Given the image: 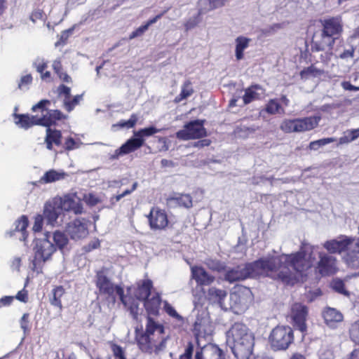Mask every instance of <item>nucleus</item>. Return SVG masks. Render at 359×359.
I'll use <instances>...</instances> for the list:
<instances>
[{"label":"nucleus","instance_id":"f257e3e1","mask_svg":"<svg viewBox=\"0 0 359 359\" xmlns=\"http://www.w3.org/2000/svg\"><path fill=\"white\" fill-rule=\"evenodd\" d=\"M304 250L299 253L264 257L229 268L225 269L224 279L233 283L248 278L269 277L293 285L299 274L311 264L310 261L304 257Z\"/></svg>","mask_w":359,"mask_h":359},{"label":"nucleus","instance_id":"f03ea898","mask_svg":"<svg viewBox=\"0 0 359 359\" xmlns=\"http://www.w3.org/2000/svg\"><path fill=\"white\" fill-rule=\"evenodd\" d=\"M168 336L165 334L164 326L150 316L147 318L144 332L136 330L135 339L139 348L146 353L158 354L166 347Z\"/></svg>","mask_w":359,"mask_h":359},{"label":"nucleus","instance_id":"7ed1b4c3","mask_svg":"<svg viewBox=\"0 0 359 359\" xmlns=\"http://www.w3.org/2000/svg\"><path fill=\"white\" fill-rule=\"evenodd\" d=\"M254 339L253 333L242 323H235L226 332V343L237 359L250 358Z\"/></svg>","mask_w":359,"mask_h":359},{"label":"nucleus","instance_id":"20e7f679","mask_svg":"<svg viewBox=\"0 0 359 359\" xmlns=\"http://www.w3.org/2000/svg\"><path fill=\"white\" fill-rule=\"evenodd\" d=\"M50 103V102L48 100H41L32 107V110L33 111H36L37 109H40L42 113L46 111L41 117L15 113L13 114L15 123L19 128L27 130L35 125L51 126L55 125L57 121L66 118V116L59 110H48L46 107Z\"/></svg>","mask_w":359,"mask_h":359},{"label":"nucleus","instance_id":"39448f33","mask_svg":"<svg viewBox=\"0 0 359 359\" xmlns=\"http://www.w3.org/2000/svg\"><path fill=\"white\" fill-rule=\"evenodd\" d=\"M317 247L311 245L306 243H302L299 251L296 253H299L302 250L304 251V257L310 261L311 264L309 267L306 269L301 274H299L298 280H297L295 283L302 280L303 276L305 274V272L310 269L314 264H316L317 269L318 272L322 276H327L330 274H332L337 271V259L329 254L323 252H317Z\"/></svg>","mask_w":359,"mask_h":359},{"label":"nucleus","instance_id":"423d86ee","mask_svg":"<svg viewBox=\"0 0 359 359\" xmlns=\"http://www.w3.org/2000/svg\"><path fill=\"white\" fill-rule=\"evenodd\" d=\"M323 29L320 34L313 37L311 49L313 51L330 50L335 40L342 32L341 21L338 18H332L322 21Z\"/></svg>","mask_w":359,"mask_h":359},{"label":"nucleus","instance_id":"0eeeda50","mask_svg":"<svg viewBox=\"0 0 359 359\" xmlns=\"http://www.w3.org/2000/svg\"><path fill=\"white\" fill-rule=\"evenodd\" d=\"M55 250V246L46 233L43 235V238L36 239L35 247L34 248V257L31 266L32 269L37 273L41 272L43 264L50 258Z\"/></svg>","mask_w":359,"mask_h":359},{"label":"nucleus","instance_id":"6e6552de","mask_svg":"<svg viewBox=\"0 0 359 359\" xmlns=\"http://www.w3.org/2000/svg\"><path fill=\"white\" fill-rule=\"evenodd\" d=\"M320 116H311L294 119H285L280 126L282 131L287 133H304L316 128L320 121Z\"/></svg>","mask_w":359,"mask_h":359},{"label":"nucleus","instance_id":"1a4fd4ad","mask_svg":"<svg viewBox=\"0 0 359 359\" xmlns=\"http://www.w3.org/2000/svg\"><path fill=\"white\" fill-rule=\"evenodd\" d=\"M96 286L100 294L107 295L114 301L118 296L121 302L127 306L128 303L124 297L123 289L121 286L114 285L103 271H100L96 274Z\"/></svg>","mask_w":359,"mask_h":359},{"label":"nucleus","instance_id":"9d476101","mask_svg":"<svg viewBox=\"0 0 359 359\" xmlns=\"http://www.w3.org/2000/svg\"><path fill=\"white\" fill-rule=\"evenodd\" d=\"M269 339L273 350H286L294 341L293 330L289 326H276L272 330Z\"/></svg>","mask_w":359,"mask_h":359},{"label":"nucleus","instance_id":"9b49d317","mask_svg":"<svg viewBox=\"0 0 359 359\" xmlns=\"http://www.w3.org/2000/svg\"><path fill=\"white\" fill-rule=\"evenodd\" d=\"M204 120H195L184 126L183 129L176 133V137L182 140L199 139L207 136L206 129L204 128Z\"/></svg>","mask_w":359,"mask_h":359},{"label":"nucleus","instance_id":"f8f14e48","mask_svg":"<svg viewBox=\"0 0 359 359\" xmlns=\"http://www.w3.org/2000/svg\"><path fill=\"white\" fill-rule=\"evenodd\" d=\"M251 301V292L249 290L231 292L229 295L228 309L236 313L244 312L249 306Z\"/></svg>","mask_w":359,"mask_h":359},{"label":"nucleus","instance_id":"ddd939ff","mask_svg":"<svg viewBox=\"0 0 359 359\" xmlns=\"http://www.w3.org/2000/svg\"><path fill=\"white\" fill-rule=\"evenodd\" d=\"M308 315L307 307L300 303H295L292 306L290 317L294 326L301 332L306 330V320Z\"/></svg>","mask_w":359,"mask_h":359},{"label":"nucleus","instance_id":"4468645a","mask_svg":"<svg viewBox=\"0 0 359 359\" xmlns=\"http://www.w3.org/2000/svg\"><path fill=\"white\" fill-rule=\"evenodd\" d=\"M353 238L345 235H341L335 239H332L324 243L323 247L331 254H341L347 251Z\"/></svg>","mask_w":359,"mask_h":359},{"label":"nucleus","instance_id":"2eb2a0df","mask_svg":"<svg viewBox=\"0 0 359 359\" xmlns=\"http://www.w3.org/2000/svg\"><path fill=\"white\" fill-rule=\"evenodd\" d=\"M212 325L208 317H197L194 325V332L198 345H200L201 339L209 338L212 333Z\"/></svg>","mask_w":359,"mask_h":359},{"label":"nucleus","instance_id":"dca6fc26","mask_svg":"<svg viewBox=\"0 0 359 359\" xmlns=\"http://www.w3.org/2000/svg\"><path fill=\"white\" fill-rule=\"evenodd\" d=\"M66 231L70 238L77 241L86 238L88 234L87 222L84 219H74L67 224Z\"/></svg>","mask_w":359,"mask_h":359},{"label":"nucleus","instance_id":"f3484780","mask_svg":"<svg viewBox=\"0 0 359 359\" xmlns=\"http://www.w3.org/2000/svg\"><path fill=\"white\" fill-rule=\"evenodd\" d=\"M194 359H224V355L217 345L208 344L202 347L198 345L195 351Z\"/></svg>","mask_w":359,"mask_h":359},{"label":"nucleus","instance_id":"a211bd4d","mask_svg":"<svg viewBox=\"0 0 359 359\" xmlns=\"http://www.w3.org/2000/svg\"><path fill=\"white\" fill-rule=\"evenodd\" d=\"M149 225L151 229H164L168 224L167 214L164 210L158 208H153L148 217Z\"/></svg>","mask_w":359,"mask_h":359},{"label":"nucleus","instance_id":"6ab92c4d","mask_svg":"<svg viewBox=\"0 0 359 359\" xmlns=\"http://www.w3.org/2000/svg\"><path fill=\"white\" fill-rule=\"evenodd\" d=\"M346 264L351 268H359V239L353 238L351 245L343 257Z\"/></svg>","mask_w":359,"mask_h":359},{"label":"nucleus","instance_id":"aec40b11","mask_svg":"<svg viewBox=\"0 0 359 359\" xmlns=\"http://www.w3.org/2000/svg\"><path fill=\"white\" fill-rule=\"evenodd\" d=\"M323 317L327 326L332 329L337 328L338 324L341 323L344 319V316L339 311L331 307L324 309Z\"/></svg>","mask_w":359,"mask_h":359},{"label":"nucleus","instance_id":"412c9836","mask_svg":"<svg viewBox=\"0 0 359 359\" xmlns=\"http://www.w3.org/2000/svg\"><path fill=\"white\" fill-rule=\"evenodd\" d=\"M206 297L212 303L217 304L222 309L228 310L227 304L225 302L227 298L226 290L212 287L208 289Z\"/></svg>","mask_w":359,"mask_h":359},{"label":"nucleus","instance_id":"4be33fe9","mask_svg":"<svg viewBox=\"0 0 359 359\" xmlns=\"http://www.w3.org/2000/svg\"><path fill=\"white\" fill-rule=\"evenodd\" d=\"M55 203L59 206L61 212L62 211H73L76 215L82 212V206L70 196H65L63 198H54Z\"/></svg>","mask_w":359,"mask_h":359},{"label":"nucleus","instance_id":"5701e85b","mask_svg":"<svg viewBox=\"0 0 359 359\" xmlns=\"http://www.w3.org/2000/svg\"><path fill=\"white\" fill-rule=\"evenodd\" d=\"M61 214L60 209L54 199L45 204L43 217L46 219L48 224L53 226L55 225Z\"/></svg>","mask_w":359,"mask_h":359},{"label":"nucleus","instance_id":"b1692460","mask_svg":"<svg viewBox=\"0 0 359 359\" xmlns=\"http://www.w3.org/2000/svg\"><path fill=\"white\" fill-rule=\"evenodd\" d=\"M191 276L196 283L201 285H210L215 279V276L209 274L201 266L191 267Z\"/></svg>","mask_w":359,"mask_h":359},{"label":"nucleus","instance_id":"393cba45","mask_svg":"<svg viewBox=\"0 0 359 359\" xmlns=\"http://www.w3.org/2000/svg\"><path fill=\"white\" fill-rule=\"evenodd\" d=\"M167 203L173 208L177 207L190 208L192 207V198L189 194H175L167 199Z\"/></svg>","mask_w":359,"mask_h":359},{"label":"nucleus","instance_id":"a878e982","mask_svg":"<svg viewBox=\"0 0 359 359\" xmlns=\"http://www.w3.org/2000/svg\"><path fill=\"white\" fill-rule=\"evenodd\" d=\"M265 90L259 86L255 85L247 88L243 96L244 104H248L254 100H260L264 97Z\"/></svg>","mask_w":359,"mask_h":359},{"label":"nucleus","instance_id":"bb28decb","mask_svg":"<svg viewBox=\"0 0 359 359\" xmlns=\"http://www.w3.org/2000/svg\"><path fill=\"white\" fill-rule=\"evenodd\" d=\"M144 302L145 309L149 315L156 316L158 314L161 302V299L158 294H156L151 298H147Z\"/></svg>","mask_w":359,"mask_h":359},{"label":"nucleus","instance_id":"cd10ccee","mask_svg":"<svg viewBox=\"0 0 359 359\" xmlns=\"http://www.w3.org/2000/svg\"><path fill=\"white\" fill-rule=\"evenodd\" d=\"M152 287L153 284L151 280H143L135 292V297L139 300L144 301L150 295Z\"/></svg>","mask_w":359,"mask_h":359},{"label":"nucleus","instance_id":"c85d7f7f","mask_svg":"<svg viewBox=\"0 0 359 359\" xmlns=\"http://www.w3.org/2000/svg\"><path fill=\"white\" fill-rule=\"evenodd\" d=\"M46 234L50 240L54 243L53 244L56 248L62 250L68 243L69 240L67 236L60 231H56L54 233L46 232Z\"/></svg>","mask_w":359,"mask_h":359},{"label":"nucleus","instance_id":"c756f323","mask_svg":"<svg viewBox=\"0 0 359 359\" xmlns=\"http://www.w3.org/2000/svg\"><path fill=\"white\" fill-rule=\"evenodd\" d=\"M67 174L63 171L50 170L44 173L40 181L43 183H52L65 179Z\"/></svg>","mask_w":359,"mask_h":359},{"label":"nucleus","instance_id":"7c9ffc66","mask_svg":"<svg viewBox=\"0 0 359 359\" xmlns=\"http://www.w3.org/2000/svg\"><path fill=\"white\" fill-rule=\"evenodd\" d=\"M250 41V39L244 36H238L236 39L235 55L237 60L243 58V51L248 48Z\"/></svg>","mask_w":359,"mask_h":359},{"label":"nucleus","instance_id":"2f4dec72","mask_svg":"<svg viewBox=\"0 0 359 359\" xmlns=\"http://www.w3.org/2000/svg\"><path fill=\"white\" fill-rule=\"evenodd\" d=\"M142 146V141L137 139L136 137L129 139L124 143L121 149H122L124 155L128 154L132 151L137 150Z\"/></svg>","mask_w":359,"mask_h":359},{"label":"nucleus","instance_id":"473e14b6","mask_svg":"<svg viewBox=\"0 0 359 359\" xmlns=\"http://www.w3.org/2000/svg\"><path fill=\"white\" fill-rule=\"evenodd\" d=\"M163 304V309L167 314L175 319L176 326L179 327H182L184 324V318L168 302L165 301Z\"/></svg>","mask_w":359,"mask_h":359},{"label":"nucleus","instance_id":"72a5a7b5","mask_svg":"<svg viewBox=\"0 0 359 359\" xmlns=\"http://www.w3.org/2000/svg\"><path fill=\"white\" fill-rule=\"evenodd\" d=\"M161 131V129H158L154 126H151L149 128H145L140 129L137 131H134V137H136L137 139H140L142 141V145L144 143V137H150L157 133Z\"/></svg>","mask_w":359,"mask_h":359},{"label":"nucleus","instance_id":"f704fd0d","mask_svg":"<svg viewBox=\"0 0 359 359\" xmlns=\"http://www.w3.org/2000/svg\"><path fill=\"white\" fill-rule=\"evenodd\" d=\"M65 294V289L62 286H57L53 289L52 297L50 298V304L56 307L62 309L61 297Z\"/></svg>","mask_w":359,"mask_h":359},{"label":"nucleus","instance_id":"c9c22d12","mask_svg":"<svg viewBox=\"0 0 359 359\" xmlns=\"http://www.w3.org/2000/svg\"><path fill=\"white\" fill-rule=\"evenodd\" d=\"M15 231L21 233L22 236L20 237V240L25 241L26 238V229L28 226V219L26 216L22 215L15 223Z\"/></svg>","mask_w":359,"mask_h":359},{"label":"nucleus","instance_id":"e433bc0d","mask_svg":"<svg viewBox=\"0 0 359 359\" xmlns=\"http://www.w3.org/2000/svg\"><path fill=\"white\" fill-rule=\"evenodd\" d=\"M46 127L47 128L46 140H50L56 145H60L62 138L61 132L57 130L51 129L50 126Z\"/></svg>","mask_w":359,"mask_h":359},{"label":"nucleus","instance_id":"4c0bfd02","mask_svg":"<svg viewBox=\"0 0 359 359\" xmlns=\"http://www.w3.org/2000/svg\"><path fill=\"white\" fill-rule=\"evenodd\" d=\"M193 93L194 90L191 86V82L189 81H185L182 87L180 94L177 95L175 99V102H180L182 100L187 99L191 96Z\"/></svg>","mask_w":359,"mask_h":359},{"label":"nucleus","instance_id":"58836bf2","mask_svg":"<svg viewBox=\"0 0 359 359\" xmlns=\"http://www.w3.org/2000/svg\"><path fill=\"white\" fill-rule=\"evenodd\" d=\"M324 74V71L316 68L314 66L309 67L306 69H303L300 75L302 79H308L309 76L318 77Z\"/></svg>","mask_w":359,"mask_h":359},{"label":"nucleus","instance_id":"ea45409f","mask_svg":"<svg viewBox=\"0 0 359 359\" xmlns=\"http://www.w3.org/2000/svg\"><path fill=\"white\" fill-rule=\"evenodd\" d=\"M266 111L269 114H276L280 111H284L277 100L272 99L269 101L266 106Z\"/></svg>","mask_w":359,"mask_h":359},{"label":"nucleus","instance_id":"a19ab883","mask_svg":"<svg viewBox=\"0 0 359 359\" xmlns=\"http://www.w3.org/2000/svg\"><path fill=\"white\" fill-rule=\"evenodd\" d=\"M205 263L208 269L213 271L221 272L225 271L224 264L218 260L208 259Z\"/></svg>","mask_w":359,"mask_h":359},{"label":"nucleus","instance_id":"79ce46f5","mask_svg":"<svg viewBox=\"0 0 359 359\" xmlns=\"http://www.w3.org/2000/svg\"><path fill=\"white\" fill-rule=\"evenodd\" d=\"M137 121V115L133 114L128 121L121 120L117 124L114 125V127L118 126L119 128H132L135 126Z\"/></svg>","mask_w":359,"mask_h":359},{"label":"nucleus","instance_id":"37998d69","mask_svg":"<svg viewBox=\"0 0 359 359\" xmlns=\"http://www.w3.org/2000/svg\"><path fill=\"white\" fill-rule=\"evenodd\" d=\"M335 141V139L333 137H327L320 139L316 141H313L309 144V148L311 150H317L320 147H323L327 144L332 143Z\"/></svg>","mask_w":359,"mask_h":359},{"label":"nucleus","instance_id":"c03bdc74","mask_svg":"<svg viewBox=\"0 0 359 359\" xmlns=\"http://www.w3.org/2000/svg\"><path fill=\"white\" fill-rule=\"evenodd\" d=\"M212 4L211 3V0H199L198 1V14L202 15L205 14L209 11L215 9V7H212Z\"/></svg>","mask_w":359,"mask_h":359},{"label":"nucleus","instance_id":"a18cd8bd","mask_svg":"<svg viewBox=\"0 0 359 359\" xmlns=\"http://www.w3.org/2000/svg\"><path fill=\"white\" fill-rule=\"evenodd\" d=\"M332 287L336 292L348 296V292L345 289L344 283L340 279H334L332 283Z\"/></svg>","mask_w":359,"mask_h":359},{"label":"nucleus","instance_id":"49530a36","mask_svg":"<svg viewBox=\"0 0 359 359\" xmlns=\"http://www.w3.org/2000/svg\"><path fill=\"white\" fill-rule=\"evenodd\" d=\"M81 100V95H76L72 100L70 98L68 100L64 99V107L68 111H71Z\"/></svg>","mask_w":359,"mask_h":359},{"label":"nucleus","instance_id":"de8ad7c7","mask_svg":"<svg viewBox=\"0 0 359 359\" xmlns=\"http://www.w3.org/2000/svg\"><path fill=\"white\" fill-rule=\"evenodd\" d=\"M349 332L351 340L359 344V320L351 325Z\"/></svg>","mask_w":359,"mask_h":359},{"label":"nucleus","instance_id":"09e8293b","mask_svg":"<svg viewBox=\"0 0 359 359\" xmlns=\"http://www.w3.org/2000/svg\"><path fill=\"white\" fill-rule=\"evenodd\" d=\"M76 25H73L71 28L62 32L60 40L55 43V46L66 43L69 36L73 33Z\"/></svg>","mask_w":359,"mask_h":359},{"label":"nucleus","instance_id":"8fccbe9b","mask_svg":"<svg viewBox=\"0 0 359 359\" xmlns=\"http://www.w3.org/2000/svg\"><path fill=\"white\" fill-rule=\"evenodd\" d=\"M194 351V345L189 342L184 348V353L180 356V359H192Z\"/></svg>","mask_w":359,"mask_h":359},{"label":"nucleus","instance_id":"3c124183","mask_svg":"<svg viewBox=\"0 0 359 359\" xmlns=\"http://www.w3.org/2000/svg\"><path fill=\"white\" fill-rule=\"evenodd\" d=\"M356 48L349 43L348 47L339 54V57L343 60H347L353 57L354 51Z\"/></svg>","mask_w":359,"mask_h":359},{"label":"nucleus","instance_id":"603ef678","mask_svg":"<svg viewBox=\"0 0 359 359\" xmlns=\"http://www.w3.org/2000/svg\"><path fill=\"white\" fill-rule=\"evenodd\" d=\"M33 66L36 68L38 72L42 74L43 70L47 67V62L43 58L37 57L34 62Z\"/></svg>","mask_w":359,"mask_h":359},{"label":"nucleus","instance_id":"864d4df0","mask_svg":"<svg viewBox=\"0 0 359 359\" xmlns=\"http://www.w3.org/2000/svg\"><path fill=\"white\" fill-rule=\"evenodd\" d=\"M257 128L255 126L247 127L242 126L237 128V133L241 137H246L248 135L253 133L256 130Z\"/></svg>","mask_w":359,"mask_h":359},{"label":"nucleus","instance_id":"5fc2aeb1","mask_svg":"<svg viewBox=\"0 0 359 359\" xmlns=\"http://www.w3.org/2000/svg\"><path fill=\"white\" fill-rule=\"evenodd\" d=\"M80 144H81V142H76L72 137H69L65 140V149L70 151L79 148Z\"/></svg>","mask_w":359,"mask_h":359},{"label":"nucleus","instance_id":"6e6d98bb","mask_svg":"<svg viewBox=\"0 0 359 359\" xmlns=\"http://www.w3.org/2000/svg\"><path fill=\"white\" fill-rule=\"evenodd\" d=\"M29 313H24L20 319V327L22 329L24 334H26L30 330L29 327Z\"/></svg>","mask_w":359,"mask_h":359},{"label":"nucleus","instance_id":"4d7b16f0","mask_svg":"<svg viewBox=\"0 0 359 359\" xmlns=\"http://www.w3.org/2000/svg\"><path fill=\"white\" fill-rule=\"evenodd\" d=\"M147 29L148 27L147 25H145V24L141 25L130 34L129 39H133L136 37L142 36Z\"/></svg>","mask_w":359,"mask_h":359},{"label":"nucleus","instance_id":"13d9d810","mask_svg":"<svg viewBox=\"0 0 359 359\" xmlns=\"http://www.w3.org/2000/svg\"><path fill=\"white\" fill-rule=\"evenodd\" d=\"M112 351L115 356V359H126L124 355V351L120 346L114 344L112 346Z\"/></svg>","mask_w":359,"mask_h":359},{"label":"nucleus","instance_id":"bf43d9fd","mask_svg":"<svg viewBox=\"0 0 359 359\" xmlns=\"http://www.w3.org/2000/svg\"><path fill=\"white\" fill-rule=\"evenodd\" d=\"M354 141L352 137V133L350 130L344 132V135L339 139V144H348Z\"/></svg>","mask_w":359,"mask_h":359},{"label":"nucleus","instance_id":"052dcab7","mask_svg":"<svg viewBox=\"0 0 359 359\" xmlns=\"http://www.w3.org/2000/svg\"><path fill=\"white\" fill-rule=\"evenodd\" d=\"M43 217L41 215H37L34 218V223L33 225V231L35 232L40 231L43 226Z\"/></svg>","mask_w":359,"mask_h":359},{"label":"nucleus","instance_id":"680f3d73","mask_svg":"<svg viewBox=\"0 0 359 359\" xmlns=\"http://www.w3.org/2000/svg\"><path fill=\"white\" fill-rule=\"evenodd\" d=\"M128 310L130 311V313L133 319L137 320L138 317V304L133 301L131 304L128 306Z\"/></svg>","mask_w":359,"mask_h":359},{"label":"nucleus","instance_id":"e2e57ef3","mask_svg":"<svg viewBox=\"0 0 359 359\" xmlns=\"http://www.w3.org/2000/svg\"><path fill=\"white\" fill-rule=\"evenodd\" d=\"M71 89L70 88L65 86V85H60L58 87V93L60 95H64L65 99H69L71 96Z\"/></svg>","mask_w":359,"mask_h":359},{"label":"nucleus","instance_id":"0e129e2a","mask_svg":"<svg viewBox=\"0 0 359 359\" xmlns=\"http://www.w3.org/2000/svg\"><path fill=\"white\" fill-rule=\"evenodd\" d=\"M43 15V12L42 10L36 9V10L33 11V12L32 13V14H31V15L29 17V19L33 22H36V21L37 20L42 19Z\"/></svg>","mask_w":359,"mask_h":359},{"label":"nucleus","instance_id":"69168bd1","mask_svg":"<svg viewBox=\"0 0 359 359\" xmlns=\"http://www.w3.org/2000/svg\"><path fill=\"white\" fill-rule=\"evenodd\" d=\"M32 81V77L31 74H27L25 76H23L21 78L20 81L18 84V88L21 89L24 86L31 83Z\"/></svg>","mask_w":359,"mask_h":359},{"label":"nucleus","instance_id":"338daca9","mask_svg":"<svg viewBox=\"0 0 359 359\" xmlns=\"http://www.w3.org/2000/svg\"><path fill=\"white\" fill-rule=\"evenodd\" d=\"M17 299L22 302H27V292L25 290L19 291L15 297Z\"/></svg>","mask_w":359,"mask_h":359},{"label":"nucleus","instance_id":"774afa93","mask_svg":"<svg viewBox=\"0 0 359 359\" xmlns=\"http://www.w3.org/2000/svg\"><path fill=\"white\" fill-rule=\"evenodd\" d=\"M13 300V297L6 296L0 299V307L10 305Z\"/></svg>","mask_w":359,"mask_h":359}]
</instances>
